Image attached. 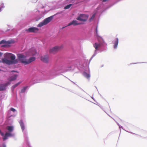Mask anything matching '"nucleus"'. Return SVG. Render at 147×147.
Returning a JSON list of instances; mask_svg holds the SVG:
<instances>
[{
  "mask_svg": "<svg viewBox=\"0 0 147 147\" xmlns=\"http://www.w3.org/2000/svg\"><path fill=\"white\" fill-rule=\"evenodd\" d=\"M17 57L18 59H16L13 61L10 60L5 58H3L2 59L1 62L10 65L12 64H16L18 63V61H19L21 63L24 65H26L34 61L36 59L35 57H32L27 59H26V56L22 54H17Z\"/></svg>",
  "mask_w": 147,
  "mask_h": 147,
  "instance_id": "f257e3e1",
  "label": "nucleus"
},
{
  "mask_svg": "<svg viewBox=\"0 0 147 147\" xmlns=\"http://www.w3.org/2000/svg\"><path fill=\"white\" fill-rule=\"evenodd\" d=\"M96 32L97 38L98 41L100 42V43H98L96 42L93 45L96 50H98L101 45H102L105 42L101 36L98 35V31L97 28H96Z\"/></svg>",
  "mask_w": 147,
  "mask_h": 147,
  "instance_id": "f03ea898",
  "label": "nucleus"
},
{
  "mask_svg": "<svg viewBox=\"0 0 147 147\" xmlns=\"http://www.w3.org/2000/svg\"><path fill=\"white\" fill-rule=\"evenodd\" d=\"M4 58L7 59H9L10 58L11 60L12 61L15 60L16 58V56L14 55L9 53H5L4 55Z\"/></svg>",
  "mask_w": 147,
  "mask_h": 147,
  "instance_id": "7ed1b4c3",
  "label": "nucleus"
},
{
  "mask_svg": "<svg viewBox=\"0 0 147 147\" xmlns=\"http://www.w3.org/2000/svg\"><path fill=\"white\" fill-rule=\"evenodd\" d=\"M88 16L85 14H81L77 18V20L82 22L86 21L88 19Z\"/></svg>",
  "mask_w": 147,
  "mask_h": 147,
  "instance_id": "20e7f679",
  "label": "nucleus"
},
{
  "mask_svg": "<svg viewBox=\"0 0 147 147\" xmlns=\"http://www.w3.org/2000/svg\"><path fill=\"white\" fill-rule=\"evenodd\" d=\"M39 30V29L36 27H32L29 28L28 29H26L25 31L28 32H37Z\"/></svg>",
  "mask_w": 147,
  "mask_h": 147,
  "instance_id": "39448f33",
  "label": "nucleus"
},
{
  "mask_svg": "<svg viewBox=\"0 0 147 147\" xmlns=\"http://www.w3.org/2000/svg\"><path fill=\"white\" fill-rule=\"evenodd\" d=\"M61 49V47L56 46L51 49L49 51L51 53L54 54Z\"/></svg>",
  "mask_w": 147,
  "mask_h": 147,
  "instance_id": "423d86ee",
  "label": "nucleus"
},
{
  "mask_svg": "<svg viewBox=\"0 0 147 147\" xmlns=\"http://www.w3.org/2000/svg\"><path fill=\"white\" fill-rule=\"evenodd\" d=\"M10 83L9 82L7 83L0 85V91L5 90L6 89V87L8 85L10 84Z\"/></svg>",
  "mask_w": 147,
  "mask_h": 147,
  "instance_id": "0eeeda50",
  "label": "nucleus"
},
{
  "mask_svg": "<svg viewBox=\"0 0 147 147\" xmlns=\"http://www.w3.org/2000/svg\"><path fill=\"white\" fill-rule=\"evenodd\" d=\"M81 24V23L78 22V21L76 20H73L71 22L69 23L67 26H70L72 25L74 26H76Z\"/></svg>",
  "mask_w": 147,
  "mask_h": 147,
  "instance_id": "6e6552de",
  "label": "nucleus"
},
{
  "mask_svg": "<svg viewBox=\"0 0 147 147\" xmlns=\"http://www.w3.org/2000/svg\"><path fill=\"white\" fill-rule=\"evenodd\" d=\"M40 59L45 63H47L49 62V58L47 56H43L41 57Z\"/></svg>",
  "mask_w": 147,
  "mask_h": 147,
  "instance_id": "1a4fd4ad",
  "label": "nucleus"
},
{
  "mask_svg": "<svg viewBox=\"0 0 147 147\" xmlns=\"http://www.w3.org/2000/svg\"><path fill=\"white\" fill-rule=\"evenodd\" d=\"M29 55L30 56L34 55L36 53V52L34 48L31 49L29 51Z\"/></svg>",
  "mask_w": 147,
  "mask_h": 147,
  "instance_id": "9d476101",
  "label": "nucleus"
},
{
  "mask_svg": "<svg viewBox=\"0 0 147 147\" xmlns=\"http://www.w3.org/2000/svg\"><path fill=\"white\" fill-rule=\"evenodd\" d=\"M52 16H50L49 17H48L47 18L45 19L43 21L44 22V23H45V25H46L51 21L52 19Z\"/></svg>",
  "mask_w": 147,
  "mask_h": 147,
  "instance_id": "9b49d317",
  "label": "nucleus"
},
{
  "mask_svg": "<svg viewBox=\"0 0 147 147\" xmlns=\"http://www.w3.org/2000/svg\"><path fill=\"white\" fill-rule=\"evenodd\" d=\"M18 76V75H14L9 78V80L10 81H12L16 80Z\"/></svg>",
  "mask_w": 147,
  "mask_h": 147,
  "instance_id": "f8f14e48",
  "label": "nucleus"
},
{
  "mask_svg": "<svg viewBox=\"0 0 147 147\" xmlns=\"http://www.w3.org/2000/svg\"><path fill=\"white\" fill-rule=\"evenodd\" d=\"M19 123L20 125L21 126V128L22 129V131H23L24 129H25V127L24 124V123L22 120H20L19 122Z\"/></svg>",
  "mask_w": 147,
  "mask_h": 147,
  "instance_id": "ddd939ff",
  "label": "nucleus"
},
{
  "mask_svg": "<svg viewBox=\"0 0 147 147\" xmlns=\"http://www.w3.org/2000/svg\"><path fill=\"white\" fill-rule=\"evenodd\" d=\"M118 38H116V40L114 43V47L115 49L117 48L118 43Z\"/></svg>",
  "mask_w": 147,
  "mask_h": 147,
  "instance_id": "4468645a",
  "label": "nucleus"
},
{
  "mask_svg": "<svg viewBox=\"0 0 147 147\" xmlns=\"http://www.w3.org/2000/svg\"><path fill=\"white\" fill-rule=\"evenodd\" d=\"M21 82H19L16 84L13 85L12 87V89L13 90L15 88L18 86L21 83Z\"/></svg>",
  "mask_w": 147,
  "mask_h": 147,
  "instance_id": "2eb2a0df",
  "label": "nucleus"
},
{
  "mask_svg": "<svg viewBox=\"0 0 147 147\" xmlns=\"http://www.w3.org/2000/svg\"><path fill=\"white\" fill-rule=\"evenodd\" d=\"M46 25L43 21L40 22L38 25L37 26L38 27H41L44 25Z\"/></svg>",
  "mask_w": 147,
  "mask_h": 147,
  "instance_id": "dca6fc26",
  "label": "nucleus"
},
{
  "mask_svg": "<svg viewBox=\"0 0 147 147\" xmlns=\"http://www.w3.org/2000/svg\"><path fill=\"white\" fill-rule=\"evenodd\" d=\"M7 130L10 132H11L13 130V127L11 126L7 127Z\"/></svg>",
  "mask_w": 147,
  "mask_h": 147,
  "instance_id": "f3484780",
  "label": "nucleus"
},
{
  "mask_svg": "<svg viewBox=\"0 0 147 147\" xmlns=\"http://www.w3.org/2000/svg\"><path fill=\"white\" fill-rule=\"evenodd\" d=\"M27 86L24 87L21 90L20 93H24L26 89L27 88Z\"/></svg>",
  "mask_w": 147,
  "mask_h": 147,
  "instance_id": "a211bd4d",
  "label": "nucleus"
},
{
  "mask_svg": "<svg viewBox=\"0 0 147 147\" xmlns=\"http://www.w3.org/2000/svg\"><path fill=\"white\" fill-rule=\"evenodd\" d=\"M72 5V4H69L66 6H65L64 7V9H69Z\"/></svg>",
  "mask_w": 147,
  "mask_h": 147,
  "instance_id": "6ab92c4d",
  "label": "nucleus"
},
{
  "mask_svg": "<svg viewBox=\"0 0 147 147\" xmlns=\"http://www.w3.org/2000/svg\"><path fill=\"white\" fill-rule=\"evenodd\" d=\"M84 75L86 77L88 78H89L90 77V76L89 74L86 72L84 73Z\"/></svg>",
  "mask_w": 147,
  "mask_h": 147,
  "instance_id": "aec40b11",
  "label": "nucleus"
},
{
  "mask_svg": "<svg viewBox=\"0 0 147 147\" xmlns=\"http://www.w3.org/2000/svg\"><path fill=\"white\" fill-rule=\"evenodd\" d=\"M6 136H7V137L9 136H12V134L10 133L6 132L5 134Z\"/></svg>",
  "mask_w": 147,
  "mask_h": 147,
  "instance_id": "412c9836",
  "label": "nucleus"
},
{
  "mask_svg": "<svg viewBox=\"0 0 147 147\" xmlns=\"http://www.w3.org/2000/svg\"><path fill=\"white\" fill-rule=\"evenodd\" d=\"M7 139V136H6V135H5V136H4V137L3 138V140L5 141Z\"/></svg>",
  "mask_w": 147,
  "mask_h": 147,
  "instance_id": "4be33fe9",
  "label": "nucleus"
},
{
  "mask_svg": "<svg viewBox=\"0 0 147 147\" xmlns=\"http://www.w3.org/2000/svg\"><path fill=\"white\" fill-rule=\"evenodd\" d=\"M5 41L4 40H2L0 42V44L4 43H5Z\"/></svg>",
  "mask_w": 147,
  "mask_h": 147,
  "instance_id": "5701e85b",
  "label": "nucleus"
},
{
  "mask_svg": "<svg viewBox=\"0 0 147 147\" xmlns=\"http://www.w3.org/2000/svg\"><path fill=\"white\" fill-rule=\"evenodd\" d=\"M10 110L13 112H15L16 111V110L12 108H11L10 109Z\"/></svg>",
  "mask_w": 147,
  "mask_h": 147,
  "instance_id": "b1692460",
  "label": "nucleus"
},
{
  "mask_svg": "<svg viewBox=\"0 0 147 147\" xmlns=\"http://www.w3.org/2000/svg\"><path fill=\"white\" fill-rule=\"evenodd\" d=\"M94 17H95V15L94 14L92 16L91 19H94Z\"/></svg>",
  "mask_w": 147,
  "mask_h": 147,
  "instance_id": "393cba45",
  "label": "nucleus"
},
{
  "mask_svg": "<svg viewBox=\"0 0 147 147\" xmlns=\"http://www.w3.org/2000/svg\"><path fill=\"white\" fill-rule=\"evenodd\" d=\"M1 135L2 136H4V134H3V133L1 132V133H0Z\"/></svg>",
  "mask_w": 147,
  "mask_h": 147,
  "instance_id": "a878e982",
  "label": "nucleus"
},
{
  "mask_svg": "<svg viewBox=\"0 0 147 147\" xmlns=\"http://www.w3.org/2000/svg\"><path fill=\"white\" fill-rule=\"evenodd\" d=\"M3 53L1 52H0V57H1Z\"/></svg>",
  "mask_w": 147,
  "mask_h": 147,
  "instance_id": "bb28decb",
  "label": "nucleus"
},
{
  "mask_svg": "<svg viewBox=\"0 0 147 147\" xmlns=\"http://www.w3.org/2000/svg\"><path fill=\"white\" fill-rule=\"evenodd\" d=\"M102 2H105L107 1L108 0H102Z\"/></svg>",
  "mask_w": 147,
  "mask_h": 147,
  "instance_id": "cd10ccee",
  "label": "nucleus"
},
{
  "mask_svg": "<svg viewBox=\"0 0 147 147\" xmlns=\"http://www.w3.org/2000/svg\"><path fill=\"white\" fill-rule=\"evenodd\" d=\"M12 72H17V71H14V70H13L12 71Z\"/></svg>",
  "mask_w": 147,
  "mask_h": 147,
  "instance_id": "c85d7f7f",
  "label": "nucleus"
},
{
  "mask_svg": "<svg viewBox=\"0 0 147 147\" xmlns=\"http://www.w3.org/2000/svg\"><path fill=\"white\" fill-rule=\"evenodd\" d=\"M3 147H6V146L5 145L3 144Z\"/></svg>",
  "mask_w": 147,
  "mask_h": 147,
  "instance_id": "c756f323",
  "label": "nucleus"
},
{
  "mask_svg": "<svg viewBox=\"0 0 147 147\" xmlns=\"http://www.w3.org/2000/svg\"><path fill=\"white\" fill-rule=\"evenodd\" d=\"M5 45H3L2 46V47H5Z\"/></svg>",
  "mask_w": 147,
  "mask_h": 147,
  "instance_id": "7c9ffc66",
  "label": "nucleus"
},
{
  "mask_svg": "<svg viewBox=\"0 0 147 147\" xmlns=\"http://www.w3.org/2000/svg\"><path fill=\"white\" fill-rule=\"evenodd\" d=\"M1 10V8H0V11Z\"/></svg>",
  "mask_w": 147,
  "mask_h": 147,
  "instance_id": "2f4dec72",
  "label": "nucleus"
}]
</instances>
